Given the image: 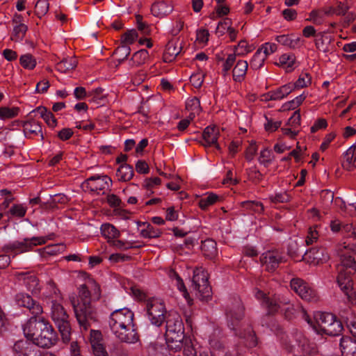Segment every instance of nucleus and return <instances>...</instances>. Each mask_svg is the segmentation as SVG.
<instances>
[{
	"label": "nucleus",
	"instance_id": "obj_1",
	"mask_svg": "<svg viewBox=\"0 0 356 356\" xmlns=\"http://www.w3.org/2000/svg\"><path fill=\"white\" fill-rule=\"evenodd\" d=\"M24 314L29 312L33 316L24 325V337L33 344L45 348L55 346L58 337L53 326L43 318H38L42 313L41 305L29 295L24 296Z\"/></svg>",
	"mask_w": 356,
	"mask_h": 356
},
{
	"label": "nucleus",
	"instance_id": "obj_2",
	"mask_svg": "<svg viewBox=\"0 0 356 356\" xmlns=\"http://www.w3.org/2000/svg\"><path fill=\"white\" fill-rule=\"evenodd\" d=\"M100 288L97 283L90 280L79 288V299L71 300L76 320L81 328L87 330L92 323L97 321V314L91 304L92 300L100 298Z\"/></svg>",
	"mask_w": 356,
	"mask_h": 356
},
{
	"label": "nucleus",
	"instance_id": "obj_3",
	"mask_svg": "<svg viewBox=\"0 0 356 356\" xmlns=\"http://www.w3.org/2000/svg\"><path fill=\"white\" fill-rule=\"evenodd\" d=\"M134 314L128 308L117 309L111 313L109 326L112 332L121 341L134 343L138 339L134 323Z\"/></svg>",
	"mask_w": 356,
	"mask_h": 356
},
{
	"label": "nucleus",
	"instance_id": "obj_4",
	"mask_svg": "<svg viewBox=\"0 0 356 356\" xmlns=\"http://www.w3.org/2000/svg\"><path fill=\"white\" fill-rule=\"evenodd\" d=\"M228 321V326L235 331V334L245 340V346L249 348L255 347L257 344V339L251 326L248 325L243 327L239 323L243 317V307L240 300H237L233 305L229 307L226 312Z\"/></svg>",
	"mask_w": 356,
	"mask_h": 356
},
{
	"label": "nucleus",
	"instance_id": "obj_5",
	"mask_svg": "<svg viewBox=\"0 0 356 356\" xmlns=\"http://www.w3.org/2000/svg\"><path fill=\"white\" fill-rule=\"evenodd\" d=\"M254 296L259 300L263 307L268 309V313L273 314L280 309L287 318H291L296 312H300L302 318L307 323H312V317L300 304H291L286 301H280L270 299L262 291L255 289Z\"/></svg>",
	"mask_w": 356,
	"mask_h": 356
},
{
	"label": "nucleus",
	"instance_id": "obj_6",
	"mask_svg": "<svg viewBox=\"0 0 356 356\" xmlns=\"http://www.w3.org/2000/svg\"><path fill=\"white\" fill-rule=\"evenodd\" d=\"M308 324L318 334L337 336L343 329L341 322L331 313L316 312Z\"/></svg>",
	"mask_w": 356,
	"mask_h": 356
},
{
	"label": "nucleus",
	"instance_id": "obj_7",
	"mask_svg": "<svg viewBox=\"0 0 356 356\" xmlns=\"http://www.w3.org/2000/svg\"><path fill=\"white\" fill-rule=\"evenodd\" d=\"M337 281L339 286L346 295H348L353 289L351 275L356 270V262L351 256H341V264L337 266Z\"/></svg>",
	"mask_w": 356,
	"mask_h": 356
},
{
	"label": "nucleus",
	"instance_id": "obj_8",
	"mask_svg": "<svg viewBox=\"0 0 356 356\" xmlns=\"http://www.w3.org/2000/svg\"><path fill=\"white\" fill-rule=\"evenodd\" d=\"M50 316L58 327L63 342L68 343L70 341L71 336L69 315L63 306L58 300L51 301Z\"/></svg>",
	"mask_w": 356,
	"mask_h": 356
},
{
	"label": "nucleus",
	"instance_id": "obj_9",
	"mask_svg": "<svg viewBox=\"0 0 356 356\" xmlns=\"http://www.w3.org/2000/svg\"><path fill=\"white\" fill-rule=\"evenodd\" d=\"M147 316L150 323L160 327L166 320L167 311L164 303L159 299L151 298L146 302Z\"/></svg>",
	"mask_w": 356,
	"mask_h": 356
},
{
	"label": "nucleus",
	"instance_id": "obj_10",
	"mask_svg": "<svg viewBox=\"0 0 356 356\" xmlns=\"http://www.w3.org/2000/svg\"><path fill=\"white\" fill-rule=\"evenodd\" d=\"M193 287L198 293L200 298L207 300L211 296V286L208 281V274L202 268L193 271Z\"/></svg>",
	"mask_w": 356,
	"mask_h": 356
},
{
	"label": "nucleus",
	"instance_id": "obj_11",
	"mask_svg": "<svg viewBox=\"0 0 356 356\" xmlns=\"http://www.w3.org/2000/svg\"><path fill=\"white\" fill-rule=\"evenodd\" d=\"M290 286L291 289L302 300L308 302H316L318 300L316 291L302 279H292Z\"/></svg>",
	"mask_w": 356,
	"mask_h": 356
},
{
	"label": "nucleus",
	"instance_id": "obj_12",
	"mask_svg": "<svg viewBox=\"0 0 356 356\" xmlns=\"http://www.w3.org/2000/svg\"><path fill=\"white\" fill-rule=\"evenodd\" d=\"M111 183L112 180L106 175L93 176L83 184V187L97 194L104 193L110 188Z\"/></svg>",
	"mask_w": 356,
	"mask_h": 356
},
{
	"label": "nucleus",
	"instance_id": "obj_13",
	"mask_svg": "<svg viewBox=\"0 0 356 356\" xmlns=\"http://www.w3.org/2000/svg\"><path fill=\"white\" fill-rule=\"evenodd\" d=\"M165 337L166 344L170 350L177 352L183 348L184 332L165 331Z\"/></svg>",
	"mask_w": 356,
	"mask_h": 356
},
{
	"label": "nucleus",
	"instance_id": "obj_14",
	"mask_svg": "<svg viewBox=\"0 0 356 356\" xmlns=\"http://www.w3.org/2000/svg\"><path fill=\"white\" fill-rule=\"evenodd\" d=\"M220 134V129L217 126L213 125L206 127L202 133V145L205 147L213 145L219 149L220 146L218 144V139Z\"/></svg>",
	"mask_w": 356,
	"mask_h": 356
},
{
	"label": "nucleus",
	"instance_id": "obj_15",
	"mask_svg": "<svg viewBox=\"0 0 356 356\" xmlns=\"http://www.w3.org/2000/svg\"><path fill=\"white\" fill-rule=\"evenodd\" d=\"M280 261L281 256L277 251L266 252L261 257V262L268 271L275 270Z\"/></svg>",
	"mask_w": 356,
	"mask_h": 356
},
{
	"label": "nucleus",
	"instance_id": "obj_16",
	"mask_svg": "<svg viewBox=\"0 0 356 356\" xmlns=\"http://www.w3.org/2000/svg\"><path fill=\"white\" fill-rule=\"evenodd\" d=\"M327 258L328 256L323 248H314L305 252L302 259L310 264L317 265L326 261Z\"/></svg>",
	"mask_w": 356,
	"mask_h": 356
},
{
	"label": "nucleus",
	"instance_id": "obj_17",
	"mask_svg": "<svg viewBox=\"0 0 356 356\" xmlns=\"http://www.w3.org/2000/svg\"><path fill=\"white\" fill-rule=\"evenodd\" d=\"M165 331L173 332H184L182 319L176 312H169L165 320Z\"/></svg>",
	"mask_w": 356,
	"mask_h": 356
},
{
	"label": "nucleus",
	"instance_id": "obj_18",
	"mask_svg": "<svg viewBox=\"0 0 356 356\" xmlns=\"http://www.w3.org/2000/svg\"><path fill=\"white\" fill-rule=\"evenodd\" d=\"M24 134L26 137L38 136L41 139L43 138L42 127L38 123L37 118H29L24 121Z\"/></svg>",
	"mask_w": 356,
	"mask_h": 356
},
{
	"label": "nucleus",
	"instance_id": "obj_19",
	"mask_svg": "<svg viewBox=\"0 0 356 356\" xmlns=\"http://www.w3.org/2000/svg\"><path fill=\"white\" fill-rule=\"evenodd\" d=\"M220 332H214L209 337V343L211 356H230L220 339Z\"/></svg>",
	"mask_w": 356,
	"mask_h": 356
},
{
	"label": "nucleus",
	"instance_id": "obj_20",
	"mask_svg": "<svg viewBox=\"0 0 356 356\" xmlns=\"http://www.w3.org/2000/svg\"><path fill=\"white\" fill-rule=\"evenodd\" d=\"M28 118H37V120L42 118L49 127H54L56 125V120L52 113L47 111L43 107H38L30 111L28 114Z\"/></svg>",
	"mask_w": 356,
	"mask_h": 356
},
{
	"label": "nucleus",
	"instance_id": "obj_21",
	"mask_svg": "<svg viewBox=\"0 0 356 356\" xmlns=\"http://www.w3.org/2000/svg\"><path fill=\"white\" fill-rule=\"evenodd\" d=\"M292 83L284 84L275 90L268 92L266 95V99L268 100H280L291 93L294 89Z\"/></svg>",
	"mask_w": 356,
	"mask_h": 356
},
{
	"label": "nucleus",
	"instance_id": "obj_22",
	"mask_svg": "<svg viewBox=\"0 0 356 356\" xmlns=\"http://www.w3.org/2000/svg\"><path fill=\"white\" fill-rule=\"evenodd\" d=\"M173 10L172 4L165 1H159L152 4L151 12L152 15L157 17H163L170 14Z\"/></svg>",
	"mask_w": 356,
	"mask_h": 356
},
{
	"label": "nucleus",
	"instance_id": "obj_23",
	"mask_svg": "<svg viewBox=\"0 0 356 356\" xmlns=\"http://www.w3.org/2000/svg\"><path fill=\"white\" fill-rule=\"evenodd\" d=\"M181 47L178 41H170L166 44L163 59L165 62H171L181 52Z\"/></svg>",
	"mask_w": 356,
	"mask_h": 356
},
{
	"label": "nucleus",
	"instance_id": "obj_24",
	"mask_svg": "<svg viewBox=\"0 0 356 356\" xmlns=\"http://www.w3.org/2000/svg\"><path fill=\"white\" fill-rule=\"evenodd\" d=\"M24 285L32 294H38L40 290L38 279L33 273L24 272Z\"/></svg>",
	"mask_w": 356,
	"mask_h": 356
},
{
	"label": "nucleus",
	"instance_id": "obj_25",
	"mask_svg": "<svg viewBox=\"0 0 356 356\" xmlns=\"http://www.w3.org/2000/svg\"><path fill=\"white\" fill-rule=\"evenodd\" d=\"M340 348L343 356H356V341L348 337L341 339Z\"/></svg>",
	"mask_w": 356,
	"mask_h": 356
},
{
	"label": "nucleus",
	"instance_id": "obj_26",
	"mask_svg": "<svg viewBox=\"0 0 356 356\" xmlns=\"http://www.w3.org/2000/svg\"><path fill=\"white\" fill-rule=\"evenodd\" d=\"M100 232L102 236L106 240L108 243L120 236V232L110 223L102 224L100 227Z\"/></svg>",
	"mask_w": 356,
	"mask_h": 356
},
{
	"label": "nucleus",
	"instance_id": "obj_27",
	"mask_svg": "<svg viewBox=\"0 0 356 356\" xmlns=\"http://www.w3.org/2000/svg\"><path fill=\"white\" fill-rule=\"evenodd\" d=\"M296 56L293 54H283L280 56L275 64L286 71H291L294 69Z\"/></svg>",
	"mask_w": 356,
	"mask_h": 356
},
{
	"label": "nucleus",
	"instance_id": "obj_28",
	"mask_svg": "<svg viewBox=\"0 0 356 356\" xmlns=\"http://www.w3.org/2000/svg\"><path fill=\"white\" fill-rule=\"evenodd\" d=\"M248 68V63L246 60H238L232 70V77L234 81L236 82L243 81L245 77Z\"/></svg>",
	"mask_w": 356,
	"mask_h": 356
},
{
	"label": "nucleus",
	"instance_id": "obj_29",
	"mask_svg": "<svg viewBox=\"0 0 356 356\" xmlns=\"http://www.w3.org/2000/svg\"><path fill=\"white\" fill-rule=\"evenodd\" d=\"M201 249L203 254L210 259H213L218 255L216 243L213 239H206L202 243Z\"/></svg>",
	"mask_w": 356,
	"mask_h": 356
},
{
	"label": "nucleus",
	"instance_id": "obj_30",
	"mask_svg": "<svg viewBox=\"0 0 356 356\" xmlns=\"http://www.w3.org/2000/svg\"><path fill=\"white\" fill-rule=\"evenodd\" d=\"M298 348L302 353L308 355H314L318 352L316 343L311 342L304 336H300L298 339Z\"/></svg>",
	"mask_w": 356,
	"mask_h": 356
},
{
	"label": "nucleus",
	"instance_id": "obj_31",
	"mask_svg": "<svg viewBox=\"0 0 356 356\" xmlns=\"http://www.w3.org/2000/svg\"><path fill=\"white\" fill-rule=\"evenodd\" d=\"M275 40L280 44L289 47L296 48L300 44V39L298 37L289 35H280L275 38Z\"/></svg>",
	"mask_w": 356,
	"mask_h": 356
},
{
	"label": "nucleus",
	"instance_id": "obj_32",
	"mask_svg": "<svg viewBox=\"0 0 356 356\" xmlns=\"http://www.w3.org/2000/svg\"><path fill=\"white\" fill-rule=\"evenodd\" d=\"M76 65L77 60L75 57H67L56 64V70L62 73H67L74 70Z\"/></svg>",
	"mask_w": 356,
	"mask_h": 356
},
{
	"label": "nucleus",
	"instance_id": "obj_33",
	"mask_svg": "<svg viewBox=\"0 0 356 356\" xmlns=\"http://www.w3.org/2000/svg\"><path fill=\"white\" fill-rule=\"evenodd\" d=\"M116 176L119 181H128L131 180L134 176V170L131 165L123 163L118 168Z\"/></svg>",
	"mask_w": 356,
	"mask_h": 356
},
{
	"label": "nucleus",
	"instance_id": "obj_34",
	"mask_svg": "<svg viewBox=\"0 0 356 356\" xmlns=\"http://www.w3.org/2000/svg\"><path fill=\"white\" fill-rule=\"evenodd\" d=\"M186 109L188 111V117L191 120H193L196 115L201 111L200 102L199 99L193 97L188 99L186 102Z\"/></svg>",
	"mask_w": 356,
	"mask_h": 356
},
{
	"label": "nucleus",
	"instance_id": "obj_35",
	"mask_svg": "<svg viewBox=\"0 0 356 356\" xmlns=\"http://www.w3.org/2000/svg\"><path fill=\"white\" fill-rule=\"evenodd\" d=\"M331 39L325 35V33H321L315 40V46L316 49L322 52H329L330 49Z\"/></svg>",
	"mask_w": 356,
	"mask_h": 356
},
{
	"label": "nucleus",
	"instance_id": "obj_36",
	"mask_svg": "<svg viewBox=\"0 0 356 356\" xmlns=\"http://www.w3.org/2000/svg\"><path fill=\"white\" fill-rule=\"evenodd\" d=\"M13 31L11 35V40L15 42L20 41L22 32V17L20 15L15 14L13 19Z\"/></svg>",
	"mask_w": 356,
	"mask_h": 356
},
{
	"label": "nucleus",
	"instance_id": "obj_37",
	"mask_svg": "<svg viewBox=\"0 0 356 356\" xmlns=\"http://www.w3.org/2000/svg\"><path fill=\"white\" fill-rule=\"evenodd\" d=\"M219 197L213 193H207L202 196L199 200L198 204L203 209H207L210 206L213 205L218 202Z\"/></svg>",
	"mask_w": 356,
	"mask_h": 356
},
{
	"label": "nucleus",
	"instance_id": "obj_38",
	"mask_svg": "<svg viewBox=\"0 0 356 356\" xmlns=\"http://www.w3.org/2000/svg\"><path fill=\"white\" fill-rule=\"evenodd\" d=\"M307 95L305 92L297 96L293 99L286 102L282 104L281 107L282 111H289L291 110H295L298 108L302 102L305 100Z\"/></svg>",
	"mask_w": 356,
	"mask_h": 356
},
{
	"label": "nucleus",
	"instance_id": "obj_39",
	"mask_svg": "<svg viewBox=\"0 0 356 356\" xmlns=\"http://www.w3.org/2000/svg\"><path fill=\"white\" fill-rule=\"evenodd\" d=\"M143 228L140 229V235L143 238H157L160 236L161 234V232L160 229L155 228L149 223L143 222Z\"/></svg>",
	"mask_w": 356,
	"mask_h": 356
},
{
	"label": "nucleus",
	"instance_id": "obj_40",
	"mask_svg": "<svg viewBox=\"0 0 356 356\" xmlns=\"http://www.w3.org/2000/svg\"><path fill=\"white\" fill-rule=\"evenodd\" d=\"M311 84L312 76L307 72H302L298 79L294 83H292L294 90L309 87Z\"/></svg>",
	"mask_w": 356,
	"mask_h": 356
},
{
	"label": "nucleus",
	"instance_id": "obj_41",
	"mask_svg": "<svg viewBox=\"0 0 356 356\" xmlns=\"http://www.w3.org/2000/svg\"><path fill=\"white\" fill-rule=\"evenodd\" d=\"M148 57V51L146 49H140L133 54L130 65L132 66L141 65L145 63Z\"/></svg>",
	"mask_w": 356,
	"mask_h": 356
},
{
	"label": "nucleus",
	"instance_id": "obj_42",
	"mask_svg": "<svg viewBox=\"0 0 356 356\" xmlns=\"http://www.w3.org/2000/svg\"><path fill=\"white\" fill-rule=\"evenodd\" d=\"M209 31L205 29H199L196 31L195 44L199 47H204L207 45L209 39Z\"/></svg>",
	"mask_w": 356,
	"mask_h": 356
},
{
	"label": "nucleus",
	"instance_id": "obj_43",
	"mask_svg": "<svg viewBox=\"0 0 356 356\" xmlns=\"http://www.w3.org/2000/svg\"><path fill=\"white\" fill-rule=\"evenodd\" d=\"M344 164L348 167L356 168V145H352L346 152Z\"/></svg>",
	"mask_w": 356,
	"mask_h": 356
},
{
	"label": "nucleus",
	"instance_id": "obj_44",
	"mask_svg": "<svg viewBox=\"0 0 356 356\" xmlns=\"http://www.w3.org/2000/svg\"><path fill=\"white\" fill-rule=\"evenodd\" d=\"M20 108L19 107L2 106L0 108V120H6L13 118L18 115Z\"/></svg>",
	"mask_w": 356,
	"mask_h": 356
},
{
	"label": "nucleus",
	"instance_id": "obj_45",
	"mask_svg": "<svg viewBox=\"0 0 356 356\" xmlns=\"http://www.w3.org/2000/svg\"><path fill=\"white\" fill-rule=\"evenodd\" d=\"M168 275H169L170 278L173 282H175V284L177 286V289L180 291L183 292V296L186 298L187 296H188V294L187 293V291H186V286L184 284V282L181 280V278L179 277V275L173 270H170L169 271Z\"/></svg>",
	"mask_w": 356,
	"mask_h": 356
},
{
	"label": "nucleus",
	"instance_id": "obj_46",
	"mask_svg": "<svg viewBox=\"0 0 356 356\" xmlns=\"http://www.w3.org/2000/svg\"><path fill=\"white\" fill-rule=\"evenodd\" d=\"M266 59L265 56L257 50L250 60V67L253 70L260 69L263 67Z\"/></svg>",
	"mask_w": 356,
	"mask_h": 356
},
{
	"label": "nucleus",
	"instance_id": "obj_47",
	"mask_svg": "<svg viewBox=\"0 0 356 356\" xmlns=\"http://www.w3.org/2000/svg\"><path fill=\"white\" fill-rule=\"evenodd\" d=\"M241 207L245 210L252 211L254 213H261L264 211V206L259 202L245 201L241 202Z\"/></svg>",
	"mask_w": 356,
	"mask_h": 356
},
{
	"label": "nucleus",
	"instance_id": "obj_48",
	"mask_svg": "<svg viewBox=\"0 0 356 356\" xmlns=\"http://www.w3.org/2000/svg\"><path fill=\"white\" fill-rule=\"evenodd\" d=\"M131 52L129 46L122 43L114 51V55L119 62L124 60Z\"/></svg>",
	"mask_w": 356,
	"mask_h": 356
},
{
	"label": "nucleus",
	"instance_id": "obj_49",
	"mask_svg": "<svg viewBox=\"0 0 356 356\" xmlns=\"http://www.w3.org/2000/svg\"><path fill=\"white\" fill-rule=\"evenodd\" d=\"M47 296L53 299L52 300H58L61 298L59 290L53 281H49L47 284Z\"/></svg>",
	"mask_w": 356,
	"mask_h": 356
},
{
	"label": "nucleus",
	"instance_id": "obj_50",
	"mask_svg": "<svg viewBox=\"0 0 356 356\" xmlns=\"http://www.w3.org/2000/svg\"><path fill=\"white\" fill-rule=\"evenodd\" d=\"M273 155L270 149L265 148L261 151L259 162L264 166H268L273 160Z\"/></svg>",
	"mask_w": 356,
	"mask_h": 356
},
{
	"label": "nucleus",
	"instance_id": "obj_51",
	"mask_svg": "<svg viewBox=\"0 0 356 356\" xmlns=\"http://www.w3.org/2000/svg\"><path fill=\"white\" fill-rule=\"evenodd\" d=\"M138 38V33L136 30H130L124 33L121 37V42L129 46Z\"/></svg>",
	"mask_w": 356,
	"mask_h": 356
},
{
	"label": "nucleus",
	"instance_id": "obj_52",
	"mask_svg": "<svg viewBox=\"0 0 356 356\" xmlns=\"http://www.w3.org/2000/svg\"><path fill=\"white\" fill-rule=\"evenodd\" d=\"M257 50H259L261 54H264L265 58H267L268 56L273 54L277 50V46L275 43L266 42Z\"/></svg>",
	"mask_w": 356,
	"mask_h": 356
},
{
	"label": "nucleus",
	"instance_id": "obj_53",
	"mask_svg": "<svg viewBox=\"0 0 356 356\" xmlns=\"http://www.w3.org/2000/svg\"><path fill=\"white\" fill-rule=\"evenodd\" d=\"M49 10V3L47 0H38L35 6V14L41 17Z\"/></svg>",
	"mask_w": 356,
	"mask_h": 356
},
{
	"label": "nucleus",
	"instance_id": "obj_54",
	"mask_svg": "<svg viewBox=\"0 0 356 356\" xmlns=\"http://www.w3.org/2000/svg\"><path fill=\"white\" fill-rule=\"evenodd\" d=\"M323 17L324 15L322 10H314L309 13V17L307 20L319 25L323 22Z\"/></svg>",
	"mask_w": 356,
	"mask_h": 356
},
{
	"label": "nucleus",
	"instance_id": "obj_55",
	"mask_svg": "<svg viewBox=\"0 0 356 356\" xmlns=\"http://www.w3.org/2000/svg\"><path fill=\"white\" fill-rule=\"evenodd\" d=\"M269 199L273 203H284L290 201L291 196L286 192H281L270 196Z\"/></svg>",
	"mask_w": 356,
	"mask_h": 356
},
{
	"label": "nucleus",
	"instance_id": "obj_56",
	"mask_svg": "<svg viewBox=\"0 0 356 356\" xmlns=\"http://www.w3.org/2000/svg\"><path fill=\"white\" fill-rule=\"evenodd\" d=\"M109 244L113 248L120 250H127L133 248L131 242L120 240L119 238L114 239Z\"/></svg>",
	"mask_w": 356,
	"mask_h": 356
},
{
	"label": "nucleus",
	"instance_id": "obj_57",
	"mask_svg": "<svg viewBox=\"0 0 356 356\" xmlns=\"http://www.w3.org/2000/svg\"><path fill=\"white\" fill-rule=\"evenodd\" d=\"M252 50V46L248 44L245 40L240 41L238 45L235 47V51L238 55H245Z\"/></svg>",
	"mask_w": 356,
	"mask_h": 356
},
{
	"label": "nucleus",
	"instance_id": "obj_58",
	"mask_svg": "<svg viewBox=\"0 0 356 356\" xmlns=\"http://www.w3.org/2000/svg\"><path fill=\"white\" fill-rule=\"evenodd\" d=\"M37 64L35 58L30 53L24 54V68L33 70Z\"/></svg>",
	"mask_w": 356,
	"mask_h": 356
},
{
	"label": "nucleus",
	"instance_id": "obj_59",
	"mask_svg": "<svg viewBox=\"0 0 356 356\" xmlns=\"http://www.w3.org/2000/svg\"><path fill=\"white\" fill-rule=\"evenodd\" d=\"M231 27V20L226 18L218 23L216 28V33L220 35H222L225 32H227Z\"/></svg>",
	"mask_w": 356,
	"mask_h": 356
},
{
	"label": "nucleus",
	"instance_id": "obj_60",
	"mask_svg": "<svg viewBox=\"0 0 356 356\" xmlns=\"http://www.w3.org/2000/svg\"><path fill=\"white\" fill-rule=\"evenodd\" d=\"M316 226L309 227L305 240L307 245H312L317 241L319 235L318 231L316 230Z\"/></svg>",
	"mask_w": 356,
	"mask_h": 356
},
{
	"label": "nucleus",
	"instance_id": "obj_61",
	"mask_svg": "<svg viewBox=\"0 0 356 356\" xmlns=\"http://www.w3.org/2000/svg\"><path fill=\"white\" fill-rule=\"evenodd\" d=\"M236 61V54H229L222 64V72L227 74Z\"/></svg>",
	"mask_w": 356,
	"mask_h": 356
},
{
	"label": "nucleus",
	"instance_id": "obj_62",
	"mask_svg": "<svg viewBox=\"0 0 356 356\" xmlns=\"http://www.w3.org/2000/svg\"><path fill=\"white\" fill-rule=\"evenodd\" d=\"M300 110L298 109L295 111L292 116L289 119L287 124L293 129H296L300 125Z\"/></svg>",
	"mask_w": 356,
	"mask_h": 356
},
{
	"label": "nucleus",
	"instance_id": "obj_63",
	"mask_svg": "<svg viewBox=\"0 0 356 356\" xmlns=\"http://www.w3.org/2000/svg\"><path fill=\"white\" fill-rule=\"evenodd\" d=\"M204 81V74L202 72L193 74L190 77V81L195 88H200Z\"/></svg>",
	"mask_w": 356,
	"mask_h": 356
},
{
	"label": "nucleus",
	"instance_id": "obj_64",
	"mask_svg": "<svg viewBox=\"0 0 356 356\" xmlns=\"http://www.w3.org/2000/svg\"><path fill=\"white\" fill-rule=\"evenodd\" d=\"M341 232L348 236L356 238V227L352 223L343 224Z\"/></svg>",
	"mask_w": 356,
	"mask_h": 356
}]
</instances>
